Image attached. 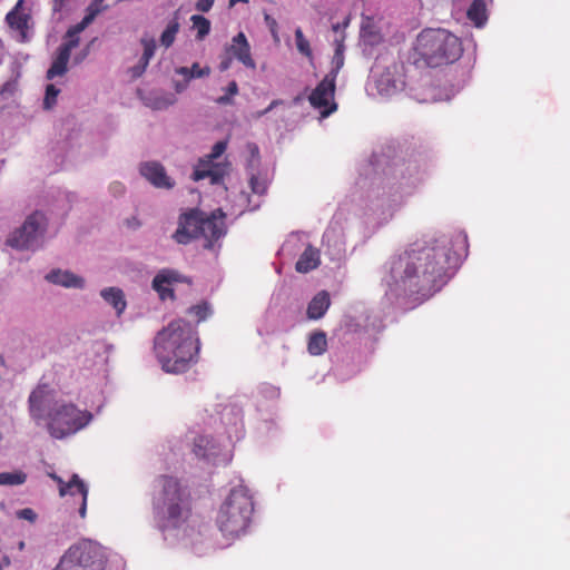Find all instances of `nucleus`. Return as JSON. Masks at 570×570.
Masks as SVG:
<instances>
[{
	"instance_id": "obj_43",
	"label": "nucleus",
	"mask_w": 570,
	"mask_h": 570,
	"mask_svg": "<svg viewBox=\"0 0 570 570\" xmlns=\"http://www.w3.org/2000/svg\"><path fill=\"white\" fill-rule=\"evenodd\" d=\"M279 104H282V101H281V100H273L266 109H264V110H262V111H258V112L256 114V118H261V117L265 116L267 112H269L271 110H273V109H274L276 106H278Z\"/></svg>"
},
{
	"instance_id": "obj_45",
	"label": "nucleus",
	"mask_w": 570,
	"mask_h": 570,
	"mask_svg": "<svg viewBox=\"0 0 570 570\" xmlns=\"http://www.w3.org/2000/svg\"><path fill=\"white\" fill-rule=\"evenodd\" d=\"M110 189L115 195H121L125 191V187L120 183H114L110 185Z\"/></svg>"
},
{
	"instance_id": "obj_3",
	"label": "nucleus",
	"mask_w": 570,
	"mask_h": 570,
	"mask_svg": "<svg viewBox=\"0 0 570 570\" xmlns=\"http://www.w3.org/2000/svg\"><path fill=\"white\" fill-rule=\"evenodd\" d=\"M415 51L431 68L455 62L463 52L461 40L445 29H424L415 43Z\"/></svg>"
},
{
	"instance_id": "obj_53",
	"label": "nucleus",
	"mask_w": 570,
	"mask_h": 570,
	"mask_svg": "<svg viewBox=\"0 0 570 570\" xmlns=\"http://www.w3.org/2000/svg\"><path fill=\"white\" fill-rule=\"evenodd\" d=\"M24 548V542L23 541H20L19 542V549L22 550Z\"/></svg>"
},
{
	"instance_id": "obj_36",
	"label": "nucleus",
	"mask_w": 570,
	"mask_h": 570,
	"mask_svg": "<svg viewBox=\"0 0 570 570\" xmlns=\"http://www.w3.org/2000/svg\"><path fill=\"white\" fill-rule=\"evenodd\" d=\"M188 314L194 315L197 318V322H202L210 314V307L207 303L194 305L188 308Z\"/></svg>"
},
{
	"instance_id": "obj_22",
	"label": "nucleus",
	"mask_w": 570,
	"mask_h": 570,
	"mask_svg": "<svg viewBox=\"0 0 570 570\" xmlns=\"http://www.w3.org/2000/svg\"><path fill=\"white\" fill-rule=\"evenodd\" d=\"M100 295L108 304H110L116 309L118 316H120L122 312L126 309L127 303L125 299L124 292L120 288H104L100 292Z\"/></svg>"
},
{
	"instance_id": "obj_17",
	"label": "nucleus",
	"mask_w": 570,
	"mask_h": 570,
	"mask_svg": "<svg viewBox=\"0 0 570 570\" xmlns=\"http://www.w3.org/2000/svg\"><path fill=\"white\" fill-rule=\"evenodd\" d=\"M46 279L52 284L61 285L67 288H82L85 285L83 278L69 271L53 269L46 275Z\"/></svg>"
},
{
	"instance_id": "obj_37",
	"label": "nucleus",
	"mask_w": 570,
	"mask_h": 570,
	"mask_svg": "<svg viewBox=\"0 0 570 570\" xmlns=\"http://www.w3.org/2000/svg\"><path fill=\"white\" fill-rule=\"evenodd\" d=\"M142 47H144V53H142V60L146 62V61H150V59L154 57L155 55V50H156V41L155 39L153 38H142L140 40Z\"/></svg>"
},
{
	"instance_id": "obj_11",
	"label": "nucleus",
	"mask_w": 570,
	"mask_h": 570,
	"mask_svg": "<svg viewBox=\"0 0 570 570\" xmlns=\"http://www.w3.org/2000/svg\"><path fill=\"white\" fill-rule=\"evenodd\" d=\"M202 216L203 212L199 209H189L179 216L178 227L173 235V238L178 244H188L193 239L202 237Z\"/></svg>"
},
{
	"instance_id": "obj_50",
	"label": "nucleus",
	"mask_w": 570,
	"mask_h": 570,
	"mask_svg": "<svg viewBox=\"0 0 570 570\" xmlns=\"http://www.w3.org/2000/svg\"><path fill=\"white\" fill-rule=\"evenodd\" d=\"M10 564V559L8 557L3 558V561L0 562V570H2L4 567H8Z\"/></svg>"
},
{
	"instance_id": "obj_49",
	"label": "nucleus",
	"mask_w": 570,
	"mask_h": 570,
	"mask_svg": "<svg viewBox=\"0 0 570 570\" xmlns=\"http://www.w3.org/2000/svg\"><path fill=\"white\" fill-rule=\"evenodd\" d=\"M344 51V45L342 41L337 42L336 45V49H335V52L334 53H343Z\"/></svg>"
},
{
	"instance_id": "obj_21",
	"label": "nucleus",
	"mask_w": 570,
	"mask_h": 570,
	"mask_svg": "<svg viewBox=\"0 0 570 570\" xmlns=\"http://www.w3.org/2000/svg\"><path fill=\"white\" fill-rule=\"evenodd\" d=\"M320 264V252L313 248L311 245L299 256L296 262L295 268L299 273H308L316 268Z\"/></svg>"
},
{
	"instance_id": "obj_40",
	"label": "nucleus",
	"mask_w": 570,
	"mask_h": 570,
	"mask_svg": "<svg viewBox=\"0 0 570 570\" xmlns=\"http://www.w3.org/2000/svg\"><path fill=\"white\" fill-rule=\"evenodd\" d=\"M214 4V0H198L196 2V9L202 12H207Z\"/></svg>"
},
{
	"instance_id": "obj_12",
	"label": "nucleus",
	"mask_w": 570,
	"mask_h": 570,
	"mask_svg": "<svg viewBox=\"0 0 570 570\" xmlns=\"http://www.w3.org/2000/svg\"><path fill=\"white\" fill-rule=\"evenodd\" d=\"M226 215L222 209L214 210L209 216L203 213L202 237L206 240L204 247L212 249L214 244L226 234Z\"/></svg>"
},
{
	"instance_id": "obj_38",
	"label": "nucleus",
	"mask_w": 570,
	"mask_h": 570,
	"mask_svg": "<svg viewBox=\"0 0 570 570\" xmlns=\"http://www.w3.org/2000/svg\"><path fill=\"white\" fill-rule=\"evenodd\" d=\"M333 65H334V67L332 68V70L328 73H334L335 79H336L341 68L344 65V55L343 53H334Z\"/></svg>"
},
{
	"instance_id": "obj_26",
	"label": "nucleus",
	"mask_w": 570,
	"mask_h": 570,
	"mask_svg": "<svg viewBox=\"0 0 570 570\" xmlns=\"http://www.w3.org/2000/svg\"><path fill=\"white\" fill-rule=\"evenodd\" d=\"M327 350V337L323 331L313 332L307 342V351L313 356L322 355Z\"/></svg>"
},
{
	"instance_id": "obj_16",
	"label": "nucleus",
	"mask_w": 570,
	"mask_h": 570,
	"mask_svg": "<svg viewBox=\"0 0 570 570\" xmlns=\"http://www.w3.org/2000/svg\"><path fill=\"white\" fill-rule=\"evenodd\" d=\"M237 60L244 66L254 69L256 67L255 61L250 56V47L243 32H239L233 38L232 45L227 49Z\"/></svg>"
},
{
	"instance_id": "obj_42",
	"label": "nucleus",
	"mask_w": 570,
	"mask_h": 570,
	"mask_svg": "<svg viewBox=\"0 0 570 570\" xmlns=\"http://www.w3.org/2000/svg\"><path fill=\"white\" fill-rule=\"evenodd\" d=\"M252 190L257 194H263L265 191V187L261 185L257 178L252 177L250 179Z\"/></svg>"
},
{
	"instance_id": "obj_33",
	"label": "nucleus",
	"mask_w": 570,
	"mask_h": 570,
	"mask_svg": "<svg viewBox=\"0 0 570 570\" xmlns=\"http://www.w3.org/2000/svg\"><path fill=\"white\" fill-rule=\"evenodd\" d=\"M226 94L224 96H220L216 99V102L218 105H232L233 104V97L238 94V85L235 80L230 81L228 86L226 87Z\"/></svg>"
},
{
	"instance_id": "obj_47",
	"label": "nucleus",
	"mask_w": 570,
	"mask_h": 570,
	"mask_svg": "<svg viewBox=\"0 0 570 570\" xmlns=\"http://www.w3.org/2000/svg\"><path fill=\"white\" fill-rule=\"evenodd\" d=\"M69 0H53V10L60 11Z\"/></svg>"
},
{
	"instance_id": "obj_5",
	"label": "nucleus",
	"mask_w": 570,
	"mask_h": 570,
	"mask_svg": "<svg viewBox=\"0 0 570 570\" xmlns=\"http://www.w3.org/2000/svg\"><path fill=\"white\" fill-rule=\"evenodd\" d=\"M160 491L154 497L153 505L158 518L167 522V527L177 528L189 515L188 499L179 481L169 475L157 479Z\"/></svg>"
},
{
	"instance_id": "obj_18",
	"label": "nucleus",
	"mask_w": 570,
	"mask_h": 570,
	"mask_svg": "<svg viewBox=\"0 0 570 570\" xmlns=\"http://www.w3.org/2000/svg\"><path fill=\"white\" fill-rule=\"evenodd\" d=\"M331 306L330 294L326 291L318 292L308 303L306 315L309 320L322 318Z\"/></svg>"
},
{
	"instance_id": "obj_9",
	"label": "nucleus",
	"mask_w": 570,
	"mask_h": 570,
	"mask_svg": "<svg viewBox=\"0 0 570 570\" xmlns=\"http://www.w3.org/2000/svg\"><path fill=\"white\" fill-rule=\"evenodd\" d=\"M227 148V141H217L212 151L205 157L200 158L195 166L191 178L195 181L209 178L212 184H218L225 176V169L219 164H215L214 160L219 158Z\"/></svg>"
},
{
	"instance_id": "obj_27",
	"label": "nucleus",
	"mask_w": 570,
	"mask_h": 570,
	"mask_svg": "<svg viewBox=\"0 0 570 570\" xmlns=\"http://www.w3.org/2000/svg\"><path fill=\"white\" fill-rule=\"evenodd\" d=\"M45 407H46L45 392L42 390L33 391L29 396L30 415L37 421L43 419Z\"/></svg>"
},
{
	"instance_id": "obj_48",
	"label": "nucleus",
	"mask_w": 570,
	"mask_h": 570,
	"mask_svg": "<svg viewBox=\"0 0 570 570\" xmlns=\"http://www.w3.org/2000/svg\"><path fill=\"white\" fill-rule=\"evenodd\" d=\"M229 66H230V59L227 58V59H224L223 61H220L219 69H220V71H225L229 68Z\"/></svg>"
},
{
	"instance_id": "obj_31",
	"label": "nucleus",
	"mask_w": 570,
	"mask_h": 570,
	"mask_svg": "<svg viewBox=\"0 0 570 570\" xmlns=\"http://www.w3.org/2000/svg\"><path fill=\"white\" fill-rule=\"evenodd\" d=\"M27 474L22 471L0 473V485H19L24 483Z\"/></svg>"
},
{
	"instance_id": "obj_20",
	"label": "nucleus",
	"mask_w": 570,
	"mask_h": 570,
	"mask_svg": "<svg viewBox=\"0 0 570 570\" xmlns=\"http://www.w3.org/2000/svg\"><path fill=\"white\" fill-rule=\"evenodd\" d=\"M193 453L200 459L210 460L218 453V446L213 438L199 435L195 438Z\"/></svg>"
},
{
	"instance_id": "obj_15",
	"label": "nucleus",
	"mask_w": 570,
	"mask_h": 570,
	"mask_svg": "<svg viewBox=\"0 0 570 570\" xmlns=\"http://www.w3.org/2000/svg\"><path fill=\"white\" fill-rule=\"evenodd\" d=\"M183 282L181 275L173 269H161L153 279V288L160 299L174 298L175 293L170 287L174 283Z\"/></svg>"
},
{
	"instance_id": "obj_19",
	"label": "nucleus",
	"mask_w": 570,
	"mask_h": 570,
	"mask_svg": "<svg viewBox=\"0 0 570 570\" xmlns=\"http://www.w3.org/2000/svg\"><path fill=\"white\" fill-rule=\"evenodd\" d=\"M23 2L24 0H18L13 9L6 16V20L10 28L19 31L22 36L26 35L28 22L30 20V16L22 11Z\"/></svg>"
},
{
	"instance_id": "obj_1",
	"label": "nucleus",
	"mask_w": 570,
	"mask_h": 570,
	"mask_svg": "<svg viewBox=\"0 0 570 570\" xmlns=\"http://www.w3.org/2000/svg\"><path fill=\"white\" fill-rule=\"evenodd\" d=\"M448 238L424 235L411 243L390 261V285L405 294L430 296L448 281L451 264L458 257L451 254Z\"/></svg>"
},
{
	"instance_id": "obj_30",
	"label": "nucleus",
	"mask_w": 570,
	"mask_h": 570,
	"mask_svg": "<svg viewBox=\"0 0 570 570\" xmlns=\"http://www.w3.org/2000/svg\"><path fill=\"white\" fill-rule=\"evenodd\" d=\"M194 28L197 30L196 38L203 40L210 31V21L199 14H194L190 18Z\"/></svg>"
},
{
	"instance_id": "obj_46",
	"label": "nucleus",
	"mask_w": 570,
	"mask_h": 570,
	"mask_svg": "<svg viewBox=\"0 0 570 570\" xmlns=\"http://www.w3.org/2000/svg\"><path fill=\"white\" fill-rule=\"evenodd\" d=\"M173 102H174L173 100H157L154 105V108L161 109V108H165V107L171 105Z\"/></svg>"
},
{
	"instance_id": "obj_32",
	"label": "nucleus",
	"mask_w": 570,
	"mask_h": 570,
	"mask_svg": "<svg viewBox=\"0 0 570 570\" xmlns=\"http://www.w3.org/2000/svg\"><path fill=\"white\" fill-rule=\"evenodd\" d=\"M295 43H296V48L299 51V53H302L309 60L313 59V51H312L309 41L305 38L301 28H297L295 30Z\"/></svg>"
},
{
	"instance_id": "obj_44",
	"label": "nucleus",
	"mask_w": 570,
	"mask_h": 570,
	"mask_svg": "<svg viewBox=\"0 0 570 570\" xmlns=\"http://www.w3.org/2000/svg\"><path fill=\"white\" fill-rule=\"evenodd\" d=\"M130 72L132 78H138L145 72L144 66L136 65L130 69Z\"/></svg>"
},
{
	"instance_id": "obj_10",
	"label": "nucleus",
	"mask_w": 570,
	"mask_h": 570,
	"mask_svg": "<svg viewBox=\"0 0 570 570\" xmlns=\"http://www.w3.org/2000/svg\"><path fill=\"white\" fill-rule=\"evenodd\" d=\"M335 90V75L327 73L308 96L311 106L320 110L323 118L328 117L337 109V104L334 101Z\"/></svg>"
},
{
	"instance_id": "obj_29",
	"label": "nucleus",
	"mask_w": 570,
	"mask_h": 570,
	"mask_svg": "<svg viewBox=\"0 0 570 570\" xmlns=\"http://www.w3.org/2000/svg\"><path fill=\"white\" fill-rule=\"evenodd\" d=\"M178 31H179V22H178L177 18H175L174 20H171L168 23V26L166 27V29L163 31V33L160 36L161 46H164L165 48H169L174 43Z\"/></svg>"
},
{
	"instance_id": "obj_34",
	"label": "nucleus",
	"mask_w": 570,
	"mask_h": 570,
	"mask_svg": "<svg viewBox=\"0 0 570 570\" xmlns=\"http://www.w3.org/2000/svg\"><path fill=\"white\" fill-rule=\"evenodd\" d=\"M75 26L70 27L66 33V41L59 47L60 49H67V52L71 55L72 49L79 45V33L73 32Z\"/></svg>"
},
{
	"instance_id": "obj_52",
	"label": "nucleus",
	"mask_w": 570,
	"mask_h": 570,
	"mask_svg": "<svg viewBox=\"0 0 570 570\" xmlns=\"http://www.w3.org/2000/svg\"><path fill=\"white\" fill-rule=\"evenodd\" d=\"M237 2H245L246 3V2H248V0H229V6L232 7L235 3H237Z\"/></svg>"
},
{
	"instance_id": "obj_4",
	"label": "nucleus",
	"mask_w": 570,
	"mask_h": 570,
	"mask_svg": "<svg viewBox=\"0 0 570 570\" xmlns=\"http://www.w3.org/2000/svg\"><path fill=\"white\" fill-rule=\"evenodd\" d=\"M253 511L254 502L248 489L242 485L234 488L218 510L216 524L225 537H238L247 529Z\"/></svg>"
},
{
	"instance_id": "obj_41",
	"label": "nucleus",
	"mask_w": 570,
	"mask_h": 570,
	"mask_svg": "<svg viewBox=\"0 0 570 570\" xmlns=\"http://www.w3.org/2000/svg\"><path fill=\"white\" fill-rule=\"evenodd\" d=\"M264 20H265L267 27L269 28L271 32L274 36H276L277 27H278L276 20L273 17H271L269 14H267V13L265 14Z\"/></svg>"
},
{
	"instance_id": "obj_24",
	"label": "nucleus",
	"mask_w": 570,
	"mask_h": 570,
	"mask_svg": "<svg viewBox=\"0 0 570 570\" xmlns=\"http://www.w3.org/2000/svg\"><path fill=\"white\" fill-rule=\"evenodd\" d=\"M69 59L70 53L67 52V49L58 48L57 56L47 71V79L51 80L55 77L63 76L68 70Z\"/></svg>"
},
{
	"instance_id": "obj_13",
	"label": "nucleus",
	"mask_w": 570,
	"mask_h": 570,
	"mask_svg": "<svg viewBox=\"0 0 570 570\" xmlns=\"http://www.w3.org/2000/svg\"><path fill=\"white\" fill-rule=\"evenodd\" d=\"M50 478L57 482L59 487L60 497L66 495H79L80 507H79V515L83 519L87 514V499H88V488L85 482L79 478L78 474H72L71 479L68 482H65L59 475L56 473H50Z\"/></svg>"
},
{
	"instance_id": "obj_39",
	"label": "nucleus",
	"mask_w": 570,
	"mask_h": 570,
	"mask_svg": "<svg viewBox=\"0 0 570 570\" xmlns=\"http://www.w3.org/2000/svg\"><path fill=\"white\" fill-rule=\"evenodd\" d=\"M18 517L28 521L33 522L37 518L35 511L30 508L22 509L18 512Z\"/></svg>"
},
{
	"instance_id": "obj_2",
	"label": "nucleus",
	"mask_w": 570,
	"mask_h": 570,
	"mask_svg": "<svg viewBox=\"0 0 570 570\" xmlns=\"http://www.w3.org/2000/svg\"><path fill=\"white\" fill-rule=\"evenodd\" d=\"M200 343L197 330L185 320L171 321L154 338V352L167 373H184L197 363Z\"/></svg>"
},
{
	"instance_id": "obj_51",
	"label": "nucleus",
	"mask_w": 570,
	"mask_h": 570,
	"mask_svg": "<svg viewBox=\"0 0 570 570\" xmlns=\"http://www.w3.org/2000/svg\"><path fill=\"white\" fill-rule=\"evenodd\" d=\"M137 65H139V66H144V69L146 70L147 66L149 65V61H146V63H145V61L142 60V57H141V58L139 59V62H138Z\"/></svg>"
},
{
	"instance_id": "obj_28",
	"label": "nucleus",
	"mask_w": 570,
	"mask_h": 570,
	"mask_svg": "<svg viewBox=\"0 0 570 570\" xmlns=\"http://www.w3.org/2000/svg\"><path fill=\"white\" fill-rule=\"evenodd\" d=\"M466 14L476 27H482L488 19L485 2L483 0H474L469 7Z\"/></svg>"
},
{
	"instance_id": "obj_25",
	"label": "nucleus",
	"mask_w": 570,
	"mask_h": 570,
	"mask_svg": "<svg viewBox=\"0 0 570 570\" xmlns=\"http://www.w3.org/2000/svg\"><path fill=\"white\" fill-rule=\"evenodd\" d=\"M104 0H94L86 10V16L80 22L75 24L73 32H82L96 17L106 8L102 6Z\"/></svg>"
},
{
	"instance_id": "obj_14",
	"label": "nucleus",
	"mask_w": 570,
	"mask_h": 570,
	"mask_svg": "<svg viewBox=\"0 0 570 570\" xmlns=\"http://www.w3.org/2000/svg\"><path fill=\"white\" fill-rule=\"evenodd\" d=\"M139 171L151 185L157 188L170 189L174 181L167 176L165 167L157 161H147L140 165Z\"/></svg>"
},
{
	"instance_id": "obj_6",
	"label": "nucleus",
	"mask_w": 570,
	"mask_h": 570,
	"mask_svg": "<svg viewBox=\"0 0 570 570\" xmlns=\"http://www.w3.org/2000/svg\"><path fill=\"white\" fill-rule=\"evenodd\" d=\"M106 556L102 548L91 540L71 546L53 570H105Z\"/></svg>"
},
{
	"instance_id": "obj_8",
	"label": "nucleus",
	"mask_w": 570,
	"mask_h": 570,
	"mask_svg": "<svg viewBox=\"0 0 570 570\" xmlns=\"http://www.w3.org/2000/svg\"><path fill=\"white\" fill-rule=\"evenodd\" d=\"M47 225L46 215L36 210L26 218L22 226L8 238L7 243L18 249H36L47 230Z\"/></svg>"
},
{
	"instance_id": "obj_23",
	"label": "nucleus",
	"mask_w": 570,
	"mask_h": 570,
	"mask_svg": "<svg viewBox=\"0 0 570 570\" xmlns=\"http://www.w3.org/2000/svg\"><path fill=\"white\" fill-rule=\"evenodd\" d=\"M176 73L181 75L185 78V83L180 85L179 82L176 83V90L181 91L187 87V83L193 78H203L206 76H209L210 68L204 67L200 68L198 62L193 63L191 68L187 67H179L176 69Z\"/></svg>"
},
{
	"instance_id": "obj_7",
	"label": "nucleus",
	"mask_w": 570,
	"mask_h": 570,
	"mask_svg": "<svg viewBox=\"0 0 570 570\" xmlns=\"http://www.w3.org/2000/svg\"><path fill=\"white\" fill-rule=\"evenodd\" d=\"M92 419L88 411L73 404L56 403L48 413V431L51 436L62 439L83 429Z\"/></svg>"
},
{
	"instance_id": "obj_35",
	"label": "nucleus",
	"mask_w": 570,
	"mask_h": 570,
	"mask_svg": "<svg viewBox=\"0 0 570 570\" xmlns=\"http://www.w3.org/2000/svg\"><path fill=\"white\" fill-rule=\"evenodd\" d=\"M59 92L60 90L52 83L46 87V96L43 99L45 109H51L56 105Z\"/></svg>"
}]
</instances>
